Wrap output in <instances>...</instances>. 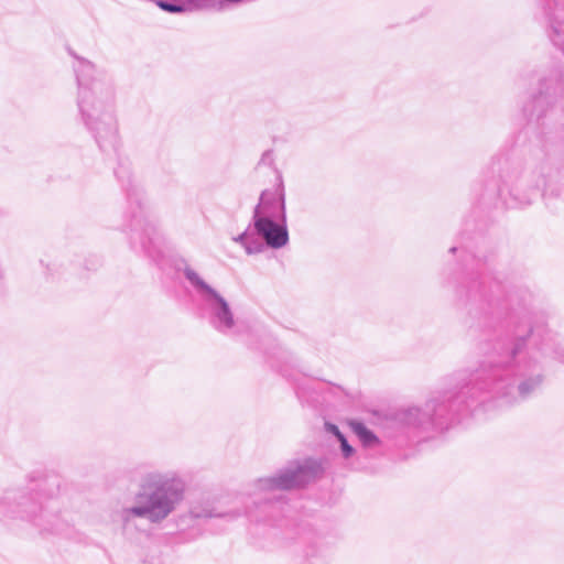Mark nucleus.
Wrapping results in <instances>:
<instances>
[{
    "label": "nucleus",
    "instance_id": "f257e3e1",
    "mask_svg": "<svg viewBox=\"0 0 564 564\" xmlns=\"http://www.w3.org/2000/svg\"><path fill=\"white\" fill-rule=\"evenodd\" d=\"M75 57L80 118L102 151L113 150L118 143L113 85L107 74L94 63Z\"/></svg>",
    "mask_w": 564,
    "mask_h": 564
},
{
    "label": "nucleus",
    "instance_id": "f03ea898",
    "mask_svg": "<svg viewBox=\"0 0 564 564\" xmlns=\"http://www.w3.org/2000/svg\"><path fill=\"white\" fill-rule=\"evenodd\" d=\"M186 482L175 470L151 469L141 474L134 495L135 505L122 508L118 518L122 530L135 527L137 518L159 524L166 520L185 498Z\"/></svg>",
    "mask_w": 564,
    "mask_h": 564
},
{
    "label": "nucleus",
    "instance_id": "7ed1b4c3",
    "mask_svg": "<svg viewBox=\"0 0 564 564\" xmlns=\"http://www.w3.org/2000/svg\"><path fill=\"white\" fill-rule=\"evenodd\" d=\"M524 340L519 339L505 354H499L497 359L490 360L486 367L490 371V392L501 405L512 406L521 400L528 399L543 383V375L534 373L523 378L517 389L513 376L535 369L543 354L536 351H523Z\"/></svg>",
    "mask_w": 564,
    "mask_h": 564
},
{
    "label": "nucleus",
    "instance_id": "20e7f679",
    "mask_svg": "<svg viewBox=\"0 0 564 564\" xmlns=\"http://www.w3.org/2000/svg\"><path fill=\"white\" fill-rule=\"evenodd\" d=\"M232 240L248 254L261 253L265 246L272 249L284 247L289 242L284 194L263 191L253 209L252 224Z\"/></svg>",
    "mask_w": 564,
    "mask_h": 564
},
{
    "label": "nucleus",
    "instance_id": "39448f33",
    "mask_svg": "<svg viewBox=\"0 0 564 564\" xmlns=\"http://www.w3.org/2000/svg\"><path fill=\"white\" fill-rule=\"evenodd\" d=\"M183 273L199 295L210 326L224 335L231 334L236 327V318L227 300L191 267H185Z\"/></svg>",
    "mask_w": 564,
    "mask_h": 564
},
{
    "label": "nucleus",
    "instance_id": "423d86ee",
    "mask_svg": "<svg viewBox=\"0 0 564 564\" xmlns=\"http://www.w3.org/2000/svg\"><path fill=\"white\" fill-rule=\"evenodd\" d=\"M322 471V464L315 458L293 459L273 476L259 479L258 485L263 490H293L313 481Z\"/></svg>",
    "mask_w": 564,
    "mask_h": 564
},
{
    "label": "nucleus",
    "instance_id": "0eeeda50",
    "mask_svg": "<svg viewBox=\"0 0 564 564\" xmlns=\"http://www.w3.org/2000/svg\"><path fill=\"white\" fill-rule=\"evenodd\" d=\"M564 76L558 68L550 70L541 76L535 93L531 96L530 116L540 119L556 105L563 90Z\"/></svg>",
    "mask_w": 564,
    "mask_h": 564
},
{
    "label": "nucleus",
    "instance_id": "6e6552de",
    "mask_svg": "<svg viewBox=\"0 0 564 564\" xmlns=\"http://www.w3.org/2000/svg\"><path fill=\"white\" fill-rule=\"evenodd\" d=\"M541 191L545 195H552L564 199V172H561L553 180L546 181L543 175L539 173H524L511 186V194L518 197L522 192L529 196H535Z\"/></svg>",
    "mask_w": 564,
    "mask_h": 564
},
{
    "label": "nucleus",
    "instance_id": "1a4fd4ad",
    "mask_svg": "<svg viewBox=\"0 0 564 564\" xmlns=\"http://www.w3.org/2000/svg\"><path fill=\"white\" fill-rule=\"evenodd\" d=\"M40 510V505L32 495L21 494L14 497V505L10 507L12 517L30 519Z\"/></svg>",
    "mask_w": 564,
    "mask_h": 564
},
{
    "label": "nucleus",
    "instance_id": "9d476101",
    "mask_svg": "<svg viewBox=\"0 0 564 564\" xmlns=\"http://www.w3.org/2000/svg\"><path fill=\"white\" fill-rule=\"evenodd\" d=\"M350 427L365 447H373L380 443L378 436L362 422L351 421Z\"/></svg>",
    "mask_w": 564,
    "mask_h": 564
},
{
    "label": "nucleus",
    "instance_id": "9b49d317",
    "mask_svg": "<svg viewBox=\"0 0 564 564\" xmlns=\"http://www.w3.org/2000/svg\"><path fill=\"white\" fill-rule=\"evenodd\" d=\"M426 417L425 413H422L420 408L412 406L404 410L401 413V420L408 425H421L424 423Z\"/></svg>",
    "mask_w": 564,
    "mask_h": 564
},
{
    "label": "nucleus",
    "instance_id": "f8f14e48",
    "mask_svg": "<svg viewBox=\"0 0 564 564\" xmlns=\"http://www.w3.org/2000/svg\"><path fill=\"white\" fill-rule=\"evenodd\" d=\"M156 4L164 11L170 13H180L187 10V7L184 4H177L166 0H160Z\"/></svg>",
    "mask_w": 564,
    "mask_h": 564
},
{
    "label": "nucleus",
    "instance_id": "ddd939ff",
    "mask_svg": "<svg viewBox=\"0 0 564 564\" xmlns=\"http://www.w3.org/2000/svg\"><path fill=\"white\" fill-rule=\"evenodd\" d=\"M338 442L340 443L343 456L345 458H349L355 453L354 447L348 443L345 435H340V440H338Z\"/></svg>",
    "mask_w": 564,
    "mask_h": 564
},
{
    "label": "nucleus",
    "instance_id": "4468645a",
    "mask_svg": "<svg viewBox=\"0 0 564 564\" xmlns=\"http://www.w3.org/2000/svg\"><path fill=\"white\" fill-rule=\"evenodd\" d=\"M193 6L195 9H209L215 6V1L214 0H198Z\"/></svg>",
    "mask_w": 564,
    "mask_h": 564
},
{
    "label": "nucleus",
    "instance_id": "2eb2a0df",
    "mask_svg": "<svg viewBox=\"0 0 564 564\" xmlns=\"http://www.w3.org/2000/svg\"><path fill=\"white\" fill-rule=\"evenodd\" d=\"M325 429L327 432L332 433L334 436H336L337 440H340V435H344L337 425L333 423H326Z\"/></svg>",
    "mask_w": 564,
    "mask_h": 564
},
{
    "label": "nucleus",
    "instance_id": "dca6fc26",
    "mask_svg": "<svg viewBox=\"0 0 564 564\" xmlns=\"http://www.w3.org/2000/svg\"><path fill=\"white\" fill-rule=\"evenodd\" d=\"M191 513L196 518L213 517V513L210 511H199L196 507H193L191 509Z\"/></svg>",
    "mask_w": 564,
    "mask_h": 564
}]
</instances>
